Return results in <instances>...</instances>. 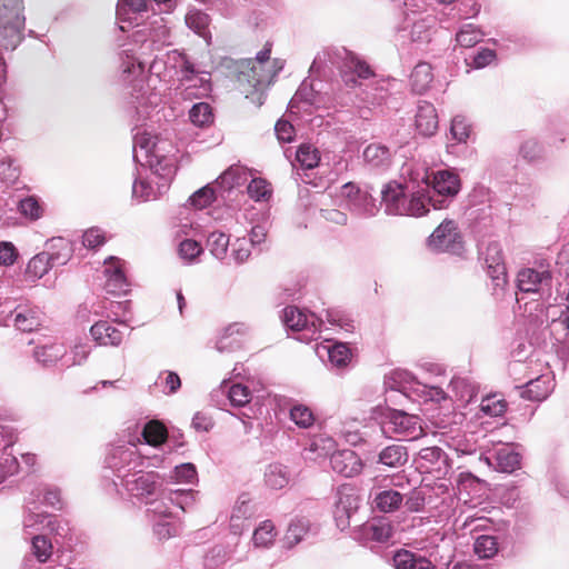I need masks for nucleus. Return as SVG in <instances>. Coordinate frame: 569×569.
<instances>
[{
	"instance_id": "1a4fd4ad",
	"label": "nucleus",
	"mask_w": 569,
	"mask_h": 569,
	"mask_svg": "<svg viewBox=\"0 0 569 569\" xmlns=\"http://www.w3.org/2000/svg\"><path fill=\"white\" fill-rule=\"evenodd\" d=\"M104 272L108 277L106 289L113 295L127 292L128 282L124 274V262L117 257H109L104 260Z\"/></svg>"
},
{
	"instance_id": "4be33fe9",
	"label": "nucleus",
	"mask_w": 569,
	"mask_h": 569,
	"mask_svg": "<svg viewBox=\"0 0 569 569\" xmlns=\"http://www.w3.org/2000/svg\"><path fill=\"white\" fill-rule=\"evenodd\" d=\"M41 326V318L37 310L22 308L16 310L14 327L22 332H32Z\"/></svg>"
},
{
	"instance_id": "774afa93",
	"label": "nucleus",
	"mask_w": 569,
	"mask_h": 569,
	"mask_svg": "<svg viewBox=\"0 0 569 569\" xmlns=\"http://www.w3.org/2000/svg\"><path fill=\"white\" fill-rule=\"evenodd\" d=\"M232 256L237 262H244L250 257V250L246 246V242L237 240L232 250Z\"/></svg>"
},
{
	"instance_id": "72a5a7b5",
	"label": "nucleus",
	"mask_w": 569,
	"mask_h": 569,
	"mask_svg": "<svg viewBox=\"0 0 569 569\" xmlns=\"http://www.w3.org/2000/svg\"><path fill=\"white\" fill-rule=\"evenodd\" d=\"M18 209L23 217L32 221L40 219L44 212L43 206L33 196L22 199L19 202Z\"/></svg>"
},
{
	"instance_id": "58836bf2",
	"label": "nucleus",
	"mask_w": 569,
	"mask_h": 569,
	"mask_svg": "<svg viewBox=\"0 0 569 569\" xmlns=\"http://www.w3.org/2000/svg\"><path fill=\"white\" fill-rule=\"evenodd\" d=\"M481 38L482 32L471 23L463 26L456 34V41L465 48L473 47L481 40Z\"/></svg>"
},
{
	"instance_id": "f257e3e1",
	"label": "nucleus",
	"mask_w": 569,
	"mask_h": 569,
	"mask_svg": "<svg viewBox=\"0 0 569 569\" xmlns=\"http://www.w3.org/2000/svg\"><path fill=\"white\" fill-rule=\"evenodd\" d=\"M270 54L271 43H266L254 59L241 60L238 64L237 88L258 108L264 102V90L283 68V62L271 59Z\"/></svg>"
},
{
	"instance_id": "6e6552de",
	"label": "nucleus",
	"mask_w": 569,
	"mask_h": 569,
	"mask_svg": "<svg viewBox=\"0 0 569 569\" xmlns=\"http://www.w3.org/2000/svg\"><path fill=\"white\" fill-rule=\"evenodd\" d=\"M23 0H0V27L19 33L24 28Z\"/></svg>"
},
{
	"instance_id": "3c124183",
	"label": "nucleus",
	"mask_w": 569,
	"mask_h": 569,
	"mask_svg": "<svg viewBox=\"0 0 569 569\" xmlns=\"http://www.w3.org/2000/svg\"><path fill=\"white\" fill-rule=\"evenodd\" d=\"M19 462L17 458L10 453L4 455L0 459V483L9 476L18 472Z\"/></svg>"
},
{
	"instance_id": "7c9ffc66",
	"label": "nucleus",
	"mask_w": 569,
	"mask_h": 569,
	"mask_svg": "<svg viewBox=\"0 0 569 569\" xmlns=\"http://www.w3.org/2000/svg\"><path fill=\"white\" fill-rule=\"evenodd\" d=\"M497 467L502 472H512L520 467V455L509 448H501L496 455Z\"/></svg>"
},
{
	"instance_id": "39448f33",
	"label": "nucleus",
	"mask_w": 569,
	"mask_h": 569,
	"mask_svg": "<svg viewBox=\"0 0 569 569\" xmlns=\"http://www.w3.org/2000/svg\"><path fill=\"white\" fill-rule=\"evenodd\" d=\"M460 239L457 223L446 219L428 238V247L435 251H449L460 243Z\"/></svg>"
},
{
	"instance_id": "4d7b16f0",
	"label": "nucleus",
	"mask_w": 569,
	"mask_h": 569,
	"mask_svg": "<svg viewBox=\"0 0 569 569\" xmlns=\"http://www.w3.org/2000/svg\"><path fill=\"white\" fill-rule=\"evenodd\" d=\"M18 252L11 242H0V264L11 266L16 262Z\"/></svg>"
},
{
	"instance_id": "5701e85b",
	"label": "nucleus",
	"mask_w": 569,
	"mask_h": 569,
	"mask_svg": "<svg viewBox=\"0 0 569 569\" xmlns=\"http://www.w3.org/2000/svg\"><path fill=\"white\" fill-rule=\"evenodd\" d=\"M52 268L49 262V258L44 252H39L32 257L26 268L24 276L29 281H36L41 279Z\"/></svg>"
},
{
	"instance_id": "ea45409f",
	"label": "nucleus",
	"mask_w": 569,
	"mask_h": 569,
	"mask_svg": "<svg viewBox=\"0 0 569 569\" xmlns=\"http://www.w3.org/2000/svg\"><path fill=\"white\" fill-rule=\"evenodd\" d=\"M296 159L305 169H313L320 161L318 150L309 144H302L299 147Z\"/></svg>"
},
{
	"instance_id": "c85d7f7f",
	"label": "nucleus",
	"mask_w": 569,
	"mask_h": 569,
	"mask_svg": "<svg viewBox=\"0 0 569 569\" xmlns=\"http://www.w3.org/2000/svg\"><path fill=\"white\" fill-rule=\"evenodd\" d=\"M247 192L253 201H269L272 197V186L263 178H253L247 187Z\"/></svg>"
},
{
	"instance_id": "9b49d317",
	"label": "nucleus",
	"mask_w": 569,
	"mask_h": 569,
	"mask_svg": "<svg viewBox=\"0 0 569 569\" xmlns=\"http://www.w3.org/2000/svg\"><path fill=\"white\" fill-rule=\"evenodd\" d=\"M551 273L548 270L538 271L532 268L522 269L518 273V288L523 292H538L542 286H549Z\"/></svg>"
},
{
	"instance_id": "de8ad7c7",
	"label": "nucleus",
	"mask_w": 569,
	"mask_h": 569,
	"mask_svg": "<svg viewBox=\"0 0 569 569\" xmlns=\"http://www.w3.org/2000/svg\"><path fill=\"white\" fill-rule=\"evenodd\" d=\"M426 503L425 493L419 489H413L405 495L403 505L409 512H420L423 510Z\"/></svg>"
},
{
	"instance_id": "2eb2a0df",
	"label": "nucleus",
	"mask_w": 569,
	"mask_h": 569,
	"mask_svg": "<svg viewBox=\"0 0 569 569\" xmlns=\"http://www.w3.org/2000/svg\"><path fill=\"white\" fill-rule=\"evenodd\" d=\"M390 422L393 425V431L398 436L416 439L422 435V428L415 416L396 412L392 415Z\"/></svg>"
},
{
	"instance_id": "0eeeda50",
	"label": "nucleus",
	"mask_w": 569,
	"mask_h": 569,
	"mask_svg": "<svg viewBox=\"0 0 569 569\" xmlns=\"http://www.w3.org/2000/svg\"><path fill=\"white\" fill-rule=\"evenodd\" d=\"M157 472L138 471L129 473L123 479V486L134 497L153 495L158 488Z\"/></svg>"
},
{
	"instance_id": "bf43d9fd",
	"label": "nucleus",
	"mask_w": 569,
	"mask_h": 569,
	"mask_svg": "<svg viewBox=\"0 0 569 569\" xmlns=\"http://www.w3.org/2000/svg\"><path fill=\"white\" fill-rule=\"evenodd\" d=\"M470 131V127L463 121V119H453L451 123V133L459 142L466 141Z\"/></svg>"
},
{
	"instance_id": "603ef678",
	"label": "nucleus",
	"mask_w": 569,
	"mask_h": 569,
	"mask_svg": "<svg viewBox=\"0 0 569 569\" xmlns=\"http://www.w3.org/2000/svg\"><path fill=\"white\" fill-rule=\"evenodd\" d=\"M542 148L535 139L526 140L520 147V154L528 161H535L540 158Z\"/></svg>"
},
{
	"instance_id": "49530a36",
	"label": "nucleus",
	"mask_w": 569,
	"mask_h": 569,
	"mask_svg": "<svg viewBox=\"0 0 569 569\" xmlns=\"http://www.w3.org/2000/svg\"><path fill=\"white\" fill-rule=\"evenodd\" d=\"M186 22L189 28L202 36L208 27L209 17L201 11H192L187 14Z\"/></svg>"
},
{
	"instance_id": "a878e982",
	"label": "nucleus",
	"mask_w": 569,
	"mask_h": 569,
	"mask_svg": "<svg viewBox=\"0 0 569 569\" xmlns=\"http://www.w3.org/2000/svg\"><path fill=\"white\" fill-rule=\"evenodd\" d=\"M363 160L371 167H381L389 162V149L380 143H370L363 150Z\"/></svg>"
},
{
	"instance_id": "bb28decb",
	"label": "nucleus",
	"mask_w": 569,
	"mask_h": 569,
	"mask_svg": "<svg viewBox=\"0 0 569 569\" xmlns=\"http://www.w3.org/2000/svg\"><path fill=\"white\" fill-rule=\"evenodd\" d=\"M264 481L271 489H282L289 482V473L282 465H270L264 472Z\"/></svg>"
},
{
	"instance_id": "69168bd1",
	"label": "nucleus",
	"mask_w": 569,
	"mask_h": 569,
	"mask_svg": "<svg viewBox=\"0 0 569 569\" xmlns=\"http://www.w3.org/2000/svg\"><path fill=\"white\" fill-rule=\"evenodd\" d=\"M212 426L211 419L201 412H197L192 419V427L197 431H209Z\"/></svg>"
},
{
	"instance_id": "4468645a",
	"label": "nucleus",
	"mask_w": 569,
	"mask_h": 569,
	"mask_svg": "<svg viewBox=\"0 0 569 569\" xmlns=\"http://www.w3.org/2000/svg\"><path fill=\"white\" fill-rule=\"evenodd\" d=\"M416 127L422 136H432L438 129V114L433 104L422 101L416 113Z\"/></svg>"
},
{
	"instance_id": "f704fd0d",
	"label": "nucleus",
	"mask_w": 569,
	"mask_h": 569,
	"mask_svg": "<svg viewBox=\"0 0 569 569\" xmlns=\"http://www.w3.org/2000/svg\"><path fill=\"white\" fill-rule=\"evenodd\" d=\"M290 419L299 428H310L315 423V415L312 410L305 405H296L290 410Z\"/></svg>"
},
{
	"instance_id": "a211bd4d",
	"label": "nucleus",
	"mask_w": 569,
	"mask_h": 569,
	"mask_svg": "<svg viewBox=\"0 0 569 569\" xmlns=\"http://www.w3.org/2000/svg\"><path fill=\"white\" fill-rule=\"evenodd\" d=\"M40 518L41 522L46 520L44 528H47L48 531L52 533L54 537L66 538L68 536L70 531L68 525L63 523L62 520L58 519L57 517L30 513L24 519V526L33 527L38 522V519Z\"/></svg>"
},
{
	"instance_id": "b1692460",
	"label": "nucleus",
	"mask_w": 569,
	"mask_h": 569,
	"mask_svg": "<svg viewBox=\"0 0 569 569\" xmlns=\"http://www.w3.org/2000/svg\"><path fill=\"white\" fill-rule=\"evenodd\" d=\"M142 437L148 445L158 447L166 442L168 438V430L161 421L151 420L143 427Z\"/></svg>"
},
{
	"instance_id": "aec40b11",
	"label": "nucleus",
	"mask_w": 569,
	"mask_h": 569,
	"mask_svg": "<svg viewBox=\"0 0 569 569\" xmlns=\"http://www.w3.org/2000/svg\"><path fill=\"white\" fill-rule=\"evenodd\" d=\"M408 461V451L405 446L391 445L379 453V462L390 468H398Z\"/></svg>"
},
{
	"instance_id": "680f3d73",
	"label": "nucleus",
	"mask_w": 569,
	"mask_h": 569,
	"mask_svg": "<svg viewBox=\"0 0 569 569\" xmlns=\"http://www.w3.org/2000/svg\"><path fill=\"white\" fill-rule=\"evenodd\" d=\"M132 192L137 199L147 201L151 198L153 189L148 182L139 180L133 183Z\"/></svg>"
},
{
	"instance_id": "7ed1b4c3",
	"label": "nucleus",
	"mask_w": 569,
	"mask_h": 569,
	"mask_svg": "<svg viewBox=\"0 0 569 569\" xmlns=\"http://www.w3.org/2000/svg\"><path fill=\"white\" fill-rule=\"evenodd\" d=\"M382 482H387L383 489L376 492L372 505L373 507L383 513H393L398 511L405 501V495L398 489L403 487L406 482L409 485V479L401 473L385 477Z\"/></svg>"
},
{
	"instance_id": "e2e57ef3",
	"label": "nucleus",
	"mask_w": 569,
	"mask_h": 569,
	"mask_svg": "<svg viewBox=\"0 0 569 569\" xmlns=\"http://www.w3.org/2000/svg\"><path fill=\"white\" fill-rule=\"evenodd\" d=\"M197 477V471L193 465L184 463L176 468V478L179 481L192 482Z\"/></svg>"
},
{
	"instance_id": "e433bc0d",
	"label": "nucleus",
	"mask_w": 569,
	"mask_h": 569,
	"mask_svg": "<svg viewBox=\"0 0 569 569\" xmlns=\"http://www.w3.org/2000/svg\"><path fill=\"white\" fill-rule=\"evenodd\" d=\"M330 362L339 368L346 367L351 360V351L347 343L337 342L328 349Z\"/></svg>"
},
{
	"instance_id": "6ab92c4d",
	"label": "nucleus",
	"mask_w": 569,
	"mask_h": 569,
	"mask_svg": "<svg viewBox=\"0 0 569 569\" xmlns=\"http://www.w3.org/2000/svg\"><path fill=\"white\" fill-rule=\"evenodd\" d=\"M365 531L368 538L371 540L377 542H386L392 537L393 527L388 519L373 518L370 522L367 523Z\"/></svg>"
},
{
	"instance_id": "dca6fc26",
	"label": "nucleus",
	"mask_w": 569,
	"mask_h": 569,
	"mask_svg": "<svg viewBox=\"0 0 569 569\" xmlns=\"http://www.w3.org/2000/svg\"><path fill=\"white\" fill-rule=\"evenodd\" d=\"M431 184L438 194L446 197H455L460 190V179L458 174L448 170L436 172Z\"/></svg>"
},
{
	"instance_id": "f3484780",
	"label": "nucleus",
	"mask_w": 569,
	"mask_h": 569,
	"mask_svg": "<svg viewBox=\"0 0 569 569\" xmlns=\"http://www.w3.org/2000/svg\"><path fill=\"white\" fill-rule=\"evenodd\" d=\"M433 81L432 67L430 63L421 61L416 64L410 74V86L413 92L422 94Z\"/></svg>"
},
{
	"instance_id": "13d9d810",
	"label": "nucleus",
	"mask_w": 569,
	"mask_h": 569,
	"mask_svg": "<svg viewBox=\"0 0 569 569\" xmlns=\"http://www.w3.org/2000/svg\"><path fill=\"white\" fill-rule=\"evenodd\" d=\"M419 456L422 460L429 463H436L439 461H447V456L439 447H428L420 450Z\"/></svg>"
},
{
	"instance_id": "f8f14e48",
	"label": "nucleus",
	"mask_w": 569,
	"mask_h": 569,
	"mask_svg": "<svg viewBox=\"0 0 569 569\" xmlns=\"http://www.w3.org/2000/svg\"><path fill=\"white\" fill-rule=\"evenodd\" d=\"M90 333L100 346H119L123 331L108 321H98L90 328Z\"/></svg>"
},
{
	"instance_id": "052dcab7",
	"label": "nucleus",
	"mask_w": 569,
	"mask_h": 569,
	"mask_svg": "<svg viewBox=\"0 0 569 569\" xmlns=\"http://www.w3.org/2000/svg\"><path fill=\"white\" fill-rule=\"evenodd\" d=\"M320 213L327 221L339 226H345L348 221L347 214L335 208L321 209Z\"/></svg>"
},
{
	"instance_id": "0e129e2a",
	"label": "nucleus",
	"mask_w": 569,
	"mask_h": 569,
	"mask_svg": "<svg viewBox=\"0 0 569 569\" xmlns=\"http://www.w3.org/2000/svg\"><path fill=\"white\" fill-rule=\"evenodd\" d=\"M496 59V52L491 49H481L473 58L476 68H483Z\"/></svg>"
},
{
	"instance_id": "09e8293b",
	"label": "nucleus",
	"mask_w": 569,
	"mask_h": 569,
	"mask_svg": "<svg viewBox=\"0 0 569 569\" xmlns=\"http://www.w3.org/2000/svg\"><path fill=\"white\" fill-rule=\"evenodd\" d=\"M202 252L201 244L193 239H186L179 244V254L181 258L192 261Z\"/></svg>"
},
{
	"instance_id": "f03ea898",
	"label": "nucleus",
	"mask_w": 569,
	"mask_h": 569,
	"mask_svg": "<svg viewBox=\"0 0 569 569\" xmlns=\"http://www.w3.org/2000/svg\"><path fill=\"white\" fill-rule=\"evenodd\" d=\"M382 202L388 213L421 217L429 211L431 198L426 190L406 193L401 184H388L382 191Z\"/></svg>"
},
{
	"instance_id": "864d4df0",
	"label": "nucleus",
	"mask_w": 569,
	"mask_h": 569,
	"mask_svg": "<svg viewBox=\"0 0 569 569\" xmlns=\"http://www.w3.org/2000/svg\"><path fill=\"white\" fill-rule=\"evenodd\" d=\"M418 555L409 551V550H398L392 558V562L396 569H410L415 563Z\"/></svg>"
},
{
	"instance_id": "393cba45",
	"label": "nucleus",
	"mask_w": 569,
	"mask_h": 569,
	"mask_svg": "<svg viewBox=\"0 0 569 569\" xmlns=\"http://www.w3.org/2000/svg\"><path fill=\"white\" fill-rule=\"evenodd\" d=\"M549 390L548 379L543 376H540L537 379L530 380L526 383L521 396L528 400L541 401L546 399Z\"/></svg>"
},
{
	"instance_id": "6e6d98bb",
	"label": "nucleus",
	"mask_w": 569,
	"mask_h": 569,
	"mask_svg": "<svg viewBox=\"0 0 569 569\" xmlns=\"http://www.w3.org/2000/svg\"><path fill=\"white\" fill-rule=\"evenodd\" d=\"M274 131L277 138L282 142H291L295 138V128L287 120H279L276 123Z\"/></svg>"
},
{
	"instance_id": "c9c22d12",
	"label": "nucleus",
	"mask_w": 569,
	"mask_h": 569,
	"mask_svg": "<svg viewBox=\"0 0 569 569\" xmlns=\"http://www.w3.org/2000/svg\"><path fill=\"white\" fill-rule=\"evenodd\" d=\"M20 167L11 157L0 160V180L7 184H14L20 177Z\"/></svg>"
},
{
	"instance_id": "338daca9",
	"label": "nucleus",
	"mask_w": 569,
	"mask_h": 569,
	"mask_svg": "<svg viewBox=\"0 0 569 569\" xmlns=\"http://www.w3.org/2000/svg\"><path fill=\"white\" fill-rule=\"evenodd\" d=\"M356 501L353 495H346L342 491L339 492V500L337 502V512H345L349 517V510L352 509V502Z\"/></svg>"
},
{
	"instance_id": "79ce46f5",
	"label": "nucleus",
	"mask_w": 569,
	"mask_h": 569,
	"mask_svg": "<svg viewBox=\"0 0 569 569\" xmlns=\"http://www.w3.org/2000/svg\"><path fill=\"white\" fill-rule=\"evenodd\" d=\"M33 555L40 562H46L52 553V543L43 535L32 538Z\"/></svg>"
},
{
	"instance_id": "c756f323",
	"label": "nucleus",
	"mask_w": 569,
	"mask_h": 569,
	"mask_svg": "<svg viewBox=\"0 0 569 569\" xmlns=\"http://www.w3.org/2000/svg\"><path fill=\"white\" fill-rule=\"evenodd\" d=\"M473 551L480 559H490L498 552V541L496 537L482 535L473 543Z\"/></svg>"
},
{
	"instance_id": "a19ab883",
	"label": "nucleus",
	"mask_w": 569,
	"mask_h": 569,
	"mask_svg": "<svg viewBox=\"0 0 569 569\" xmlns=\"http://www.w3.org/2000/svg\"><path fill=\"white\" fill-rule=\"evenodd\" d=\"M106 241V232L98 227L89 228L82 234V244L90 250H96L103 246Z\"/></svg>"
},
{
	"instance_id": "473e14b6",
	"label": "nucleus",
	"mask_w": 569,
	"mask_h": 569,
	"mask_svg": "<svg viewBox=\"0 0 569 569\" xmlns=\"http://www.w3.org/2000/svg\"><path fill=\"white\" fill-rule=\"evenodd\" d=\"M207 246L216 258L222 259L227 254L229 236L221 231H213L208 237Z\"/></svg>"
},
{
	"instance_id": "cd10ccee",
	"label": "nucleus",
	"mask_w": 569,
	"mask_h": 569,
	"mask_svg": "<svg viewBox=\"0 0 569 569\" xmlns=\"http://www.w3.org/2000/svg\"><path fill=\"white\" fill-rule=\"evenodd\" d=\"M282 321L287 328L300 331L307 328L309 319L299 308L288 306L283 309Z\"/></svg>"
},
{
	"instance_id": "4c0bfd02",
	"label": "nucleus",
	"mask_w": 569,
	"mask_h": 569,
	"mask_svg": "<svg viewBox=\"0 0 569 569\" xmlns=\"http://www.w3.org/2000/svg\"><path fill=\"white\" fill-rule=\"evenodd\" d=\"M276 537L274 526L270 520L263 521L253 532V542L258 547L270 546Z\"/></svg>"
},
{
	"instance_id": "9d476101",
	"label": "nucleus",
	"mask_w": 569,
	"mask_h": 569,
	"mask_svg": "<svg viewBox=\"0 0 569 569\" xmlns=\"http://www.w3.org/2000/svg\"><path fill=\"white\" fill-rule=\"evenodd\" d=\"M330 463L332 469L343 477L357 476L362 470V462L352 450L333 452L330 457Z\"/></svg>"
},
{
	"instance_id": "423d86ee",
	"label": "nucleus",
	"mask_w": 569,
	"mask_h": 569,
	"mask_svg": "<svg viewBox=\"0 0 569 569\" xmlns=\"http://www.w3.org/2000/svg\"><path fill=\"white\" fill-rule=\"evenodd\" d=\"M487 273L491 278L495 288L503 289L508 283L507 269L502 249L498 242H490L485 252Z\"/></svg>"
},
{
	"instance_id": "37998d69",
	"label": "nucleus",
	"mask_w": 569,
	"mask_h": 569,
	"mask_svg": "<svg viewBox=\"0 0 569 569\" xmlns=\"http://www.w3.org/2000/svg\"><path fill=\"white\" fill-rule=\"evenodd\" d=\"M481 410L492 417L501 416L507 410V402L505 399L498 398L497 396H488L481 401Z\"/></svg>"
},
{
	"instance_id": "2f4dec72",
	"label": "nucleus",
	"mask_w": 569,
	"mask_h": 569,
	"mask_svg": "<svg viewBox=\"0 0 569 569\" xmlns=\"http://www.w3.org/2000/svg\"><path fill=\"white\" fill-rule=\"evenodd\" d=\"M189 118L198 127L210 126L213 122L212 108L207 102L196 103L189 111Z\"/></svg>"
},
{
	"instance_id": "412c9836",
	"label": "nucleus",
	"mask_w": 569,
	"mask_h": 569,
	"mask_svg": "<svg viewBox=\"0 0 569 569\" xmlns=\"http://www.w3.org/2000/svg\"><path fill=\"white\" fill-rule=\"evenodd\" d=\"M246 181V168L237 164L229 167L217 179L218 186L228 191L236 187L242 186Z\"/></svg>"
},
{
	"instance_id": "ddd939ff",
	"label": "nucleus",
	"mask_w": 569,
	"mask_h": 569,
	"mask_svg": "<svg viewBox=\"0 0 569 569\" xmlns=\"http://www.w3.org/2000/svg\"><path fill=\"white\" fill-rule=\"evenodd\" d=\"M52 267L66 264L73 254L72 243L64 238H52L43 251Z\"/></svg>"
},
{
	"instance_id": "8fccbe9b",
	"label": "nucleus",
	"mask_w": 569,
	"mask_h": 569,
	"mask_svg": "<svg viewBox=\"0 0 569 569\" xmlns=\"http://www.w3.org/2000/svg\"><path fill=\"white\" fill-rule=\"evenodd\" d=\"M336 442L330 437L318 436L312 439L309 446L311 452H317L318 456H327L335 449Z\"/></svg>"
},
{
	"instance_id": "c03bdc74",
	"label": "nucleus",
	"mask_w": 569,
	"mask_h": 569,
	"mask_svg": "<svg viewBox=\"0 0 569 569\" xmlns=\"http://www.w3.org/2000/svg\"><path fill=\"white\" fill-rule=\"evenodd\" d=\"M228 397L233 406L242 407L250 402L251 391L248 387L241 383H236L230 387Z\"/></svg>"
},
{
	"instance_id": "20e7f679",
	"label": "nucleus",
	"mask_w": 569,
	"mask_h": 569,
	"mask_svg": "<svg viewBox=\"0 0 569 569\" xmlns=\"http://www.w3.org/2000/svg\"><path fill=\"white\" fill-rule=\"evenodd\" d=\"M375 77L372 68L357 54L346 51L341 67V78L348 88L355 89L361 84L360 80Z\"/></svg>"
},
{
	"instance_id": "5fc2aeb1",
	"label": "nucleus",
	"mask_w": 569,
	"mask_h": 569,
	"mask_svg": "<svg viewBox=\"0 0 569 569\" xmlns=\"http://www.w3.org/2000/svg\"><path fill=\"white\" fill-rule=\"evenodd\" d=\"M214 200V191L209 188L204 187L197 192L193 193L191 197V203L198 209H202L207 206H209Z\"/></svg>"
},
{
	"instance_id": "a18cd8bd",
	"label": "nucleus",
	"mask_w": 569,
	"mask_h": 569,
	"mask_svg": "<svg viewBox=\"0 0 569 569\" xmlns=\"http://www.w3.org/2000/svg\"><path fill=\"white\" fill-rule=\"evenodd\" d=\"M62 355V350L56 346H42L34 350V357L39 362L43 365H50L56 362Z\"/></svg>"
}]
</instances>
